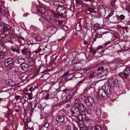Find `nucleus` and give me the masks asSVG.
<instances>
[{"label": "nucleus", "mask_w": 130, "mask_h": 130, "mask_svg": "<svg viewBox=\"0 0 130 130\" xmlns=\"http://www.w3.org/2000/svg\"><path fill=\"white\" fill-rule=\"evenodd\" d=\"M54 4L57 7L56 11L60 14H63L66 12V9L63 6V4L62 3H60L58 2H54Z\"/></svg>", "instance_id": "1"}, {"label": "nucleus", "mask_w": 130, "mask_h": 130, "mask_svg": "<svg viewBox=\"0 0 130 130\" xmlns=\"http://www.w3.org/2000/svg\"><path fill=\"white\" fill-rule=\"evenodd\" d=\"M4 64L7 69L10 70L14 67V60L12 58H9L5 60Z\"/></svg>", "instance_id": "2"}, {"label": "nucleus", "mask_w": 130, "mask_h": 130, "mask_svg": "<svg viewBox=\"0 0 130 130\" xmlns=\"http://www.w3.org/2000/svg\"><path fill=\"white\" fill-rule=\"evenodd\" d=\"M24 126L26 129L30 128L33 126V123L29 121L28 120L27 116L26 115L24 116Z\"/></svg>", "instance_id": "3"}, {"label": "nucleus", "mask_w": 130, "mask_h": 130, "mask_svg": "<svg viewBox=\"0 0 130 130\" xmlns=\"http://www.w3.org/2000/svg\"><path fill=\"white\" fill-rule=\"evenodd\" d=\"M48 15L47 14V17L46 18H45L47 21H51L54 22H56L58 20L59 18L56 14L55 13L51 14L49 15L48 18Z\"/></svg>", "instance_id": "4"}, {"label": "nucleus", "mask_w": 130, "mask_h": 130, "mask_svg": "<svg viewBox=\"0 0 130 130\" xmlns=\"http://www.w3.org/2000/svg\"><path fill=\"white\" fill-rule=\"evenodd\" d=\"M94 100L93 98L90 96H86L85 99V103L86 105L91 106L93 103Z\"/></svg>", "instance_id": "5"}, {"label": "nucleus", "mask_w": 130, "mask_h": 130, "mask_svg": "<svg viewBox=\"0 0 130 130\" xmlns=\"http://www.w3.org/2000/svg\"><path fill=\"white\" fill-rule=\"evenodd\" d=\"M71 111L73 115L75 117H77L80 113V112L78 108L73 107L71 109Z\"/></svg>", "instance_id": "6"}, {"label": "nucleus", "mask_w": 130, "mask_h": 130, "mask_svg": "<svg viewBox=\"0 0 130 130\" xmlns=\"http://www.w3.org/2000/svg\"><path fill=\"white\" fill-rule=\"evenodd\" d=\"M38 10L40 12L43 14V16L45 18L47 17V15L48 13H45V9L42 6H38L37 8Z\"/></svg>", "instance_id": "7"}, {"label": "nucleus", "mask_w": 130, "mask_h": 130, "mask_svg": "<svg viewBox=\"0 0 130 130\" xmlns=\"http://www.w3.org/2000/svg\"><path fill=\"white\" fill-rule=\"evenodd\" d=\"M99 94L103 99H105L107 97V94L105 93L104 90L103 89H100L99 91Z\"/></svg>", "instance_id": "8"}, {"label": "nucleus", "mask_w": 130, "mask_h": 130, "mask_svg": "<svg viewBox=\"0 0 130 130\" xmlns=\"http://www.w3.org/2000/svg\"><path fill=\"white\" fill-rule=\"evenodd\" d=\"M77 108L81 112H84L86 109L85 106L82 103Z\"/></svg>", "instance_id": "9"}, {"label": "nucleus", "mask_w": 130, "mask_h": 130, "mask_svg": "<svg viewBox=\"0 0 130 130\" xmlns=\"http://www.w3.org/2000/svg\"><path fill=\"white\" fill-rule=\"evenodd\" d=\"M56 120L59 123L62 122L64 120V117L62 115L58 116L56 118Z\"/></svg>", "instance_id": "10"}, {"label": "nucleus", "mask_w": 130, "mask_h": 130, "mask_svg": "<svg viewBox=\"0 0 130 130\" xmlns=\"http://www.w3.org/2000/svg\"><path fill=\"white\" fill-rule=\"evenodd\" d=\"M77 117L80 120L84 121L85 119L86 116L84 112H80Z\"/></svg>", "instance_id": "11"}, {"label": "nucleus", "mask_w": 130, "mask_h": 130, "mask_svg": "<svg viewBox=\"0 0 130 130\" xmlns=\"http://www.w3.org/2000/svg\"><path fill=\"white\" fill-rule=\"evenodd\" d=\"M28 75L25 73H23L21 74L20 76V77L22 80H25L28 77Z\"/></svg>", "instance_id": "12"}, {"label": "nucleus", "mask_w": 130, "mask_h": 130, "mask_svg": "<svg viewBox=\"0 0 130 130\" xmlns=\"http://www.w3.org/2000/svg\"><path fill=\"white\" fill-rule=\"evenodd\" d=\"M105 88L107 91V94L109 95H110L112 92V89L111 88L110 86H106L105 87Z\"/></svg>", "instance_id": "13"}, {"label": "nucleus", "mask_w": 130, "mask_h": 130, "mask_svg": "<svg viewBox=\"0 0 130 130\" xmlns=\"http://www.w3.org/2000/svg\"><path fill=\"white\" fill-rule=\"evenodd\" d=\"M10 27L8 25L4 24L3 25V30L4 32H7L10 30Z\"/></svg>", "instance_id": "14"}, {"label": "nucleus", "mask_w": 130, "mask_h": 130, "mask_svg": "<svg viewBox=\"0 0 130 130\" xmlns=\"http://www.w3.org/2000/svg\"><path fill=\"white\" fill-rule=\"evenodd\" d=\"M15 62L17 63L20 64L21 65L24 62V60L23 58H18L16 59Z\"/></svg>", "instance_id": "15"}, {"label": "nucleus", "mask_w": 130, "mask_h": 130, "mask_svg": "<svg viewBox=\"0 0 130 130\" xmlns=\"http://www.w3.org/2000/svg\"><path fill=\"white\" fill-rule=\"evenodd\" d=\"M28 65L25 63H22L21 66L22 69L24 71H27L28 70Z\"/></svg>", "instance_id": "16"}, {"label": "nucleus", "mask_w": 130, "mask_h": 130, "mask_svg": "<svg viewBox=\"0 0 130 130\" xmlns=\"http://www.w3.org/2000/svg\"><path fill=\"white\" fill-rule=\"evenodd\" d=\"M75 106L77 107L80 105L82 103L79 100L76 99L75 101Z\"/></svg>", "instance_id": "17"}, {"label": "nucleus", "mask_w": 130, "mask_h": 130, "mask_svg": "<svg viewBox=\"0 0 130 130\" xmlns=\"http://www.w3.org/2000/svg\"><path fill=\"white\" fill-rule=\"evenodd\" d=\"M82 25L80 23H78L77 24L76 26V29L77 31H79L82 29Z\"/></svg>", "instance_id": "18"}, {"label": "nucleus", "mask_w": 130, "mask_h": 130, "mask_svg": "<svg viewBox=\"0 0 130 130\" xmlns=\"http://www.w3.org/2000/svg\"><path fill=\"white\" fill-rule=\"evenodd\" d=\"M107 73L106 71L105 70L103 71L100 74H99L98 76L99 77H105L106 76V73Z\"/></svg>", "instance_id": "19"}, {"label": "nucleus", "mask_w": 130, "mask_h": 130, "mask_svg": "<svg viewBox=\"0 0 130 130\" xmlns=\"http://www.w3.org/2000/svg\"><path fill=\"white\" fill-rule=\"evenodd\" d=\"M35 39L37 43L41 42L43 40L42 38L39 36H36L35 37Z\"/></svg>", "instance_id": "20"}, {"label": "nucleus", "mask_w": 130, "mask_h": 130, "mask_svg": "<svg viewBox=\"0 0 130 130\" xmlns=\"http://www.w3.org/2000/svg\"><path fill=\"white\" fill-rule=\"evenodd\" d=\"M80 62L78 60L77 58H75L72 60L71 63L72 64H75L80 63Z\"/></svg>", "instance_id": "21"}, {"label": "nucleus", "mask_w": 130, "mask_h": 130, "mask_svg": "<svg viewBox=\"0 0 130 130\" xmlns=\"http://www.w3.org/2000/svg\"><path fill=\"white\" fill-rule=\"evenodd\" d=\"M50 76V74L48 73H45L42 76L44 80H45L48 79Z\"/></svg>", "instance_id": "22"}, {"label": "nucleus", "mask_w": 130, "mask_h": 130, "mask_svg": "<svg viewBox=\"0 0 130 130\" xmlns=\"http://www.w3.org/2000/svg\"><path fill=\"white\" fill-rule=\"evenodd\" d=\"M5 39L6 40V42L8 41L11 43L12 44H13L14 43L11 40V38L9 36H7Z\"/></svg>", "instance_id": "23"}, {"label": "nucleus", "mask_w": 130, "mask_h": 130, "mask_svg": "<svg viewBox=\"0 0 130 130\" xmlns=\"http://www.w3.org/2000/svg\"><path fill=\"white\" fill-rule=\"evenodd\" d=\"M93 27L95 29L98 30L100 28V26L98 23L95 24L93 26Z\"/></svg>", "instance_id": "24"}, {"label": "nucleus", "mask_w": 130, "mask_h": 130, "mask_svg": "<svg viewBox=\"0 0 130 130\" xmlns=\"http://www.w3.org/2000/svg\"><path fill=\"white\" fill-rule=\"evenodd\" d=\"M28 63L29 65L32 66L35 64V61L34 60H30L28 61Z\"/></svg>", "instance_id": "25"}, {"label": "nucleus", "mask_w": 130, "mask_h": 130, "mask_svg": "<svg viewBox=\"0 0 130 130\" xmlns=\"http://www.w3.org/2000/svg\"><path fill=\"white\" fill-rule=\"evenodd\" d=\"M87 113L90 115H91L93 113V111L91 108H88L87 110Z\"/></svg>", "instance_id": "26"}, {"label": "nucleus", "mask_w": 130, "mask_h": 130, "mask_svg": "<svg viewBox=\"0 0 130 130\" xmlns=\"http://www.w3.org/2000/svg\"><path fill=\"white\" fill-rule=\"evenodd\" d=\"M94 73L93 72H91L89 73V77L90 78H92L94 77Z\"/></svg>", "instance_id": "27"}, {"label": "nucleus", "mask_w": 130, "mask_h": 130, "mask_svg": "<svg viewBox=\"0 0 130 130\" xmlns=\"http://www.w3.org/2000/svg\"><path fill=\"white\" fill-rule=\"evenodd\" d=\"M95 8H88V11L91 13L95 12L96 11H95Z\"/></svg>", "instance_id": "28"}, {"label": "nucleus", "mask_w": 130, "mask_h": 130, "mask_svg": "<svg viewBox=\"0 0 130 130\" xmlns=\"http://www.w3.org/2000/svg\"><path fill=\"white\" fill-rule=\"evenodd\" d=\"M95 130H101V127L99 125H96L94 127Z\"/></svg>", "instance_id": "29"}, {"label": "nucleus", "mask_w": 130, "mask_h": 130, "mask_svg": "<svg viewBox=\"0 0 130 130\" xmlns=\"http://www.w3.org/2000/svg\"><path fill=\"white\" fill-rule=\"evenodd\" d=\"M43 50L45 51L44 52V53H48L50 51V49L46 46L43 48Z\"/></svg>", "instance_id": "30"}, {"label": "nucleus", "mask_w": 130, "mask_h": 130, "mask_svg": "<svg viewBox=\"0 0 130 130\" xmlns=\"http://www.w3.org/2000/svg\"><path fill=\"white\" fill-rule=\"evenodd\" d=\"M102 35L101 34L100 32L99 33H97L96 32V34L95 35V37H96L98 38H100L102 36Z\"/></svg>", "instance_id": "31"}, {"label": "nucleus", "mask_w": 130, "mask_h": 130, "mask_svg": "<svg viewBox=\"0 0 130 130\" xmlns=\"http://www.w3.org/2000/svg\"><path fill=\"white\" fill-rule=\"evenodd\" d=\"M27 95L28 96L29 99L31 100L32 99V93H27Z\"/></svg>", "instance_id": "32"}, {"label": "nucleus", "mask_w": 130, "mask_h": 130, "mask_svg": "<svg viewBox=\"0 0 130 130\" xmlns=\"http://www.w3.org/2000/svg\"><path fill=\"white\" fill-rule=\"evenodd\" d=\"M11 50L13 52H16L17 53H19V51L18 49H17L14 48L13 47H12L11 48Z\"/></svg>", "instance_id": "33"}, {"label": "nucleus", "mask_w": 130, "mask_h": 130, "mask_svg": "<svg viewBox=\"0 0 130 130\" xmlns=\"http://www.w3.org/2000/svg\"><path fill=\"white\" fill-rule=\"evenodd\" d=\"M62 29L64 31H66L68 29V27L67 26L64 25L62 27Z\"/></svg>", "instance_id": "34"}, {"label": "nucleus", "mask_w": 130, "mask_h": 130, "mask_svg": "<svg viewBox=\"0 0 130 130\" xmlns=\"http://www.w3.org/2000/svg\"><path fill=\"white\" fill-rule=\"evenodd\" d=\"M25 54L24 55H25V57H26L28 58L30 56V53L29 52V51H28L27 52L25 53Z\"/></svg>", "instance_id": "35"}, {"label": "nucleus", "mask_w": 130, "mask_h": 130, "mask_svg": "<svg viewBox=\"0 0 130 130\" xmlns=\"http://www.w3.org/2000/svg\"><path fill=\"white\" fill-rule=\"evenodd\" d=\"M0 101H7L8 102L9 101V99L8 97L6 98H0Z\"/></svg>", "instance_id": "36"}, {"label": "nucleus", "mask_w": 130, "mask_h": 130, "mask_svg": "<svg viewBox=\"0 0 130 130\" xmlns=\"http://www.w3.org/2000/svg\"><path fill=\"white\" fill-rule=\"evenodd\" d=\"M7 11V8L5 7H2V11H1V12L3 13L4 12H6Z\"/></svg>", "instance_id": "37"}, {"label": "nucleus", "mask_w": 130, "mask_h": 130, "mask_svg": "<svg viewBox=\"0 0 130 130\" xmlns=\"http://www.w3.org/2000/svg\"><path fill=\"white\" fill-rule=\"evenodd\" d=\"M63 21L59 20L58 21V25L59 27H61Z\"/></svg>", "instance_id": "38"}, {"label": "nucleus", "mask_w": 130, "mask_h": 130, "mask_svg": "<svg viewBox=\"0 0 130 130\" xmlns=\"http://www.w3.org/2000/svg\"><path fill=\"white\" fill-rule=\"evenodd\" d=\"M78 125H79V126L80 128V130H87L85 129H84L83 127V125L80 124V123H79Z\"/></svg>", "instance_id": "39"}, {"label": "nucleus", "mask_w": 130, "mask_h": 130, "mask_svg": "<svg viewBox=\"0 0 130 130\" xmlns=\"http://www.w3.org/2000/svg\"><path fill=\"white\" fill-rule=\"evenodd\" d=\"M3 13L6 17H8L9 15V12L7 11L6 12H4Z\"/></svg>", "instance_id": "40"}, {"label": "nucleus", "mask_w": 130, "mask_h": 130, "mask_svg": "<svg viewBox=\"0 0 130 130\" xmlns=\"http://www.w3.org/2000/svg\"><path fill=\"white\" fill-rule=\"evenodd\" d=\"M116 0H111V4L112 6H114L115 5V3L116 2Z\"/></svg>", "instance_id": "41"}, {"label": "nucleus", "mask_w": 130, "mask_h": 130, "mask_svg": "<svg viewBox=\"0 0 130 130\" xmlns=\"http://www.w3.org/2000/svg\"><path fill=\"white\" fill-rule=\"evenodd\" d=\"M35 89V87H31L29 89V90L30 92L34 91Z\"/></svg>", "instance_id": "42"}, {"label": "nucleus", "mask_w": 130, "mask_h": 130, "mask_svg": "<svg viewBox=\"0 0 130 130\" xmlns=\"http://www.w3.org/2000/svg\"><path fill=\"white\" fill-rule=\"evenodd\" d=\"M103 47L102 46H98V47L96 49V51L94 50V51H93V52H94V53H95L96 52V51H98V50L100 49L101 48H102Z\"/></svg>", "instance_id": "43"}, {"label": "nucleus", "mask_w": 130, "mask_h": 130, "mask_svg": "<svg viewBox=\"0 0 130 130\" xmlns=\"http://www.w3.org/2000/svg\"><path fill=\"white\" fill-rule=\"evenodd\" d=\"M5 56L2 53H0V60L4 58Z\"/></svg>", "instance_id": "44"}, {"label": "nucleus", "mask_w": 130, "mask_h": 130, "mask_svg": "<svg viewBox=\"0 0 130 130\" xmlns=\"http://www.w3.org/2000/svg\"><path fill=\"white\" fill-rule=\"evenodd\" d=\"M28 50L26 49H23L22 50V53L24 55L25 53L27 52Z\"/></svg>", "instance_id": "45"}, {"label": "nucleus", "mask_w": 130, "mask_h": 130, "mask_svg": "<svg viewBox=\"0 0 130 130\" xmlns=\"http://www.w3.org/2000/svg\"><path fill=\"white\" fill-rule=\"evenodd\" d=\"M25 100L24 98L23 97L20 99V102L22 103H24L25 102Z\"/></svg>", "instance_id": "46"}, {"label": "nucleus", "mask_w": 130, "mask_h": 130, "mask_svg": "<svg viewBox=\"0 0 130 130\" xmlns=\"http://www.w3.org/2000/svg\"><path fill=\"white\" fill-rule=\"evenodd\" d=\"M86 96L84 95H82L81 96V99L83 101H84L85 102V99H86Z\"/></svg>", "instance_id": "47"}, {"label": "nucleus", "mask_w": 130, "mask_h": 130, "mask_svg": "<svg viewBox=\"0 0 130 130\" xmlns=\"http://www.w3.org/2000/svg\"><path fill=\"white\" fill-rule=\"evenodd\" d=\"M72 75V74H70L68 76V78H67V79H68V81H70L72 80V77H71V76H71V75Z\"/></svg>", "instance_id": "48"}, {"label": "nucleus", "mask_w": 130, "mask_h": 130, "mask_svg": "<svg viewBox=\"0 0 130 130\" xmlns=\"http://www.w3.org/2000/svg\"><path fill=\"white\" fill-rule=\"evenodd\" d=\"M87 128L88 130H92L93 129V127L90 126L87 127Z\"/></svg>", "instance_id": "49"}, {"label": "nucleus", "mask_w": 130, "mask_h": 130, "mask_svg": "<svg viewBox=\"0 0 130 130\" xmlns=\"http://www.w3.org/2000/svg\"><path fill=\"white\" fill-rule=\"evenodd\" d=\"M114 11H112L110 12V13H109L108 15L107 16V17L108 18H109L112 15H113V14Z\"/></svg>", "instance_id": "50"}, {"label": "nucleus", "mask_w": 130, "mask_h": 130, "mask_svg": "<svg viewBox=\"0 0 130 130\" xmlns=\"http://www.w3.org/2000/svg\"><path fill=\"white\" fill-rule=\"evenodd\" d=\"M122 29H124L126 30H127V29H128V27L125 26H122Z\"/></svg>", "instance_id": "51"}, {"label": "nucleus", "mask_w": 130, "mask_h": 130, "mask_svg": "<svg viewBox=\"0 0 130 130\" xmlns=\"http://www.w3.org/2000/svg\"><path fill=\"white\" fill-rule=\"evenodd\" d=\"M125 17L122 14L120 16V19L121 20H123L125 18Z\"/></svg>", "instance_id": "52"}, {"label": "nucleus", "mask_w": 130, "mask_h": 130, "mask_svg": "<svg viewBox=\"0 0 130 130\" xmlns=\"http://www.w3.org/2000/svg\"><path fill=\"white\" fill-rule=\"evenodd\" d=\"M4 47L2 45H0V52L3 51L4 49Z\"/></svg>", "instance_id": "53"}, {"label": "nucleus", "mask_w": 130, "mask_h": 130, "mask_svg": "<svg viewBox=\"0 0 130 130\" xmlns=\"http://www.w3.org/2000/svg\"><path fill=\"white\" fill-rule=\"evenodd\" d=\"M3 75V73L2 71H0V78H2Z\"/></svg>", "instance_id": "54"}, {"label": "nucleus", "mask_w": 130, "mask_h": 130, "mask_svg": "<svg viewBox=\"0 0 130 130\" xmlns=\"http://www.w3.org/2000/svg\"><path fill=\"white\" fill-rule=\"evenodd\" d=\"M28 91V90L26 89H25L23 91V92L25 94H26L27 95V92Z\"/></svg>", "instance_id": "55"}, {"label": "nucleus", "mask_w": 130, "mask_h": 130, "mask_svg": "<svg viewBox=\"0 0 130 130\" xmlns=\"http://www.w3.org/2000/svg\"><path fill=\"white\" fill-rule=\"evenodd\" d=\"M104 69V67L103 66H101L100 68H99L98 70V71H99L101 70H103Z\"/></svg>", "instance_id": "56"}, {"label": "nucleus", "mask_w": 130, "mask_h": 130, "mask_svg": "<svg viewBox=\"0 0 130 130\" xmlns=\"http://www.w3.org/2000/svg\"><path fill=\"white\" fill-rule=\"evenodd\" d=\"M126 10L128 12H130V6L127 7L126 8Z\"/></svg>", "instance_id": "57"}, {"label": "nucleus", "mask_w": 130, "mask_h": 130, "mask_svg": "<svg viewBox=\"0 0 130 130\" xmlns=\"http://www.w3.org/2000/svg\"><path fill=\"white\" fill-rule=\"evenodd\" d=\"M64 72V70H60L59 72V74H60V75H61L62 74V73Z\"/></svg>", "instance_id": "58"}, {"label": "nucleus", "mask_w": 130, "mask_h": 130, "mask_svg": "<svg viewBox=\"0 0 130 130\" xmlns=\"http://www.w3.org/2000/svg\"><path fill=\"white\" fill-rule=\"evenodd\" d=\"M71 98V97H70V95H68L67 96V97L66 100L67 101H68Z\"/></svg>", "instance_id": "59"}, {"label": "nucleus", "mask_w": 130, "mask_h": 130, "mask_svg": "<svg viewBox=\"0 0 130 130\" xmlns=\"http://www.w3.org/2000/svg\"><path fill=\"white\" fill-rule=\"evenodd\" d=\"M49 126V124L48 123H45L44 127H45L47 128Z\"/></svg>", "instance_id": "60"}, {"label": "nucleus", "mask_w": 130, "mask_h": 130, "mask_svg": "<svg viewBox=\"0 0 130 130\" xmlns=\"http://www.w3.org/2000/svg\"><path fill=\"white\" fill-rule=\"evenodd\" d=\"M85 120L87 122H89L90 121V119L88 118H86V117L85 119Z\"/></svg>", "instance_id": "61"}, {"label": "nucleus", "mask_w": 130, "mask_h": 130, "mask_svg": "<svg viewBox=\"0 0 130 130\" xmlns=\"http://www.w3.org/2000/svg\"><path fill=\"white\" fill-rule=\"evenodd\" d=\"M20 97V96H19L18 95H16L15 96V99L16 100H18Z\"/></svg>", "instance_id": "62"}, {"label": "nucleus", "mask_w": 130, "mask_h": 130, "mask_svg": "<svg viewBox=\"0 0 130 130\" xmlns=\"http://www.w3.org/2000/svg\"><path fill=\"white\" fill-rule=\"evenodd\" d=\"M95 85V84H91V85L90 86V87L91 88H93L94 87Z\"/></svg>", "instance_id": "63"}, {"label": "nucleus", "mask_w": 130, "mask_h": 130, "mask_svg": "<svg viewBox=\"0 0 130 130\" xmlns=\"http://www.w3.org/2000/svg\"><path fill=\"white\" fill-rule=\"evenodd\" d=\"M70 104H67L66 105V107L67 108H69L70 107Z\"/></svg>", "instance_id": "64"}]
</instances>
